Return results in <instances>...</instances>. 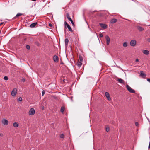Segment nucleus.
I'll return each mask as SVG.
<instances>
[{
  "label": "nucleus",
  "mask_w": 150,
  "mask_h": 150,
  "mask_svg": "<svg viewBox=\"0 0 150 150\" xmlns=\"http://www.w3.org/2000/svg\"><path fill=\"white\" fill-rule=\"evenodd\" d=\"M147 81L149 82L150 83V78H148L147 79Z\"/></svg>",
  "instance_id": "34"
},
{
  "label": "nucleus",
  "mask_w": 150,
  "mask_h": 150,
  "mask_svg": "<svg viewBox=\"0 0 150 150\" xmlns=\"http://www.w3.org/2000/svg\"><path fill=\"white\" fill-rule=\"evenodd\" d=\"M45 92L44 91H43L42 93V96H43L45 94Z\"/></svg>",
  "instance_id": "33"
},
{
  "label": "nucleus",
  "mask_w": 150,
  "mask_h": 150,
  "mask_svg": "<svg viewBox=\"0 0 150 150\" xmlns=\"http://www.w3.org/2000/svg\"><path fill=\"white\" fill-rule=\"evenodd\" d=\"M64 110V107H62L61 108V112L62 113H63Z\"/></svg>",
  "instance_id": "22"
},
{
  "label": "nucleus",
  "mask_w": 150,
  "mask_h": 150,
  "mask_svg": "<svg viewBox=\"0 0 150 150\" xmlns=\"http://www.w3.org/2000/svg\"><path fill=\"white\" fill-rule=\"evenodd\" d=\"M31 1H36V0H31Z\"/></svg>",
  "instance_id": "39"
},
{
  "label": "nucleus",
  "mask_w": 150,
  "mask_h": 150,
  "mask_svg": "<svg viewBox=\"0 0 150 150\" xmlns=\"http://www.w3.org/2000/svg\"><path fill=\"white\" fill-rule=\"evenodd\" d=\"M3 23H1L0 24V26Z\"/></svg>",
  "instance_id": "40"
},
{
  "label": "nucleus",
  "mask_w": 150,
  "mask_h": 150,
  "mask_svg": "<svg viewBox=\"0 0 150 150\" xmlns=\"http://www.w3.org/2000/svg\"><path fill=\"white\" fill-rule=\"evenodd\" d=\"M35 113V110L34 108H31L29 111V114L31 115H33Z\"/></svg>",
  "instance_id": "5"
},
{
  "label": "nucleus",
  "mask_w": 150,
  "mask_h": 150,
  "mask_svg": "<svg viewBox=\"0 0 150 150\" xmlns=\"http://www.w3.org/2000/svg\"><path fill=\"white\" fill-rule=\"evenodd\" d=\"M126 87L127 89L129 92L132 93H134L135 92V91L134 90L132 89L128 85H127Z\"/></svg>",
  "instance_id": "1"
},
{
  "label": "nucleus",
  "mask_w": 150,
  "mask_h": 150,
  "mask_svg": "<svg viewBox=\"0 0 150 150\" xmlns=\"http://www.w3.org/2000/svg\"><path fill=\"white\" fill-rule=\"evenodd\" d=\"M26 48L28 50H29L30 49V46L28 45H27L26 46Z\"/></svg>",
  "instance_id": "28"
},
{
  "label": "nucleus",
  "mask_w": 150,
  "mask_h": 150,
  "mask_svg": "<svg viewBox=\"0 0 150 150\" xmlns=\"http://www.w3.org/2000/svg\"><path fill=\"white\" fill-rule=\"evenodd\" d=\"M135 61L136 62H138L139 61V59H136Z\"/></svg>",
  "instance_id": "35"
},
{
  "label": "nucleus",
  "mask_w": 150,
  "mask_h": 150,
  "mask_svg": "<svg viewBox=\"0 0 150 150\" xmlns=\"http://www.w3.org/2000/svg\"><path fill=\"white\" fill-rule=\"evenodd\" d=\"M65 27H67L68 29L71 32H72V30L70 26L65 21L64 22Z\"/></svg>",
  "instance_id": "4"
},
{
  "label": "nucleus",
  "mask_w": 150,
  "mask_h": 150,
  "mask_svg": "<svg viewBox=\"0 0 150 150\" xmlns=\"http://www.w3.org/2000/svg\"><path fill=\"white\" fill-rule=\"evenodd\" d=\"M13 125L15 127H17L18 126V124L17 122H14L13 124Z\"/></svg>",
  "instance_id": "19"
},
{
  "label": "nucleus",
  "mask_w": 150,
  "mask_h": 150,
  "mask_svg": "<svg viewBox=\"0 0 150 150\" xmlns=\"http://www.w3.org/2000/svg\"><path fill=\"white\" fill-rule=\"evenodd\" d=\"M22 98L21 97H20L18 98V100L19 101H22Z\"/></svg>",
  "instance_id": "27"
},
{
  "label": "nucleus",
  "mask_w": 150,
  "mask_h": 150,
  "mask_svg": "<svg viewBox=\"0 0 150 150\" xmlns=\"http://www.w3.org/2000/svg\"><path fill=\"white\" fill-rule=\"evenodd\" d=\"M135 124L137 126H138L139 125V123L137 122H136Z\"/></svg>",
  "instance_id": "30"
},
{
  "label": "nucleus",
  "mask_w": 150,
  "mask_h": 150,
  "mask_svg": "<svg viewBox=\"0 0 150 150\" xmlns=\"http://www.w3.org/2000/svg\"><path fill=\"white\" fill-rule=\"evenodd\" d=\"M143 53L146 55H148L149 54V52L146 50H144L143 51Z\"/></svg>",
  "instance_id": "15"
},
{
  "label": "nucleus",
  "mask_w": 150,
  "mask_h": 150,
  "mask_svg": "<svg viewBox=\"0 0 150 150\" xmlns=\"http://www.w3.org/2000/svg\"><path fill=\"white\" fill-rule=\"evenodd\" d=\"M38 23H34L31 24L30 25V27L31 28H33L35 27L36 24Z\"/></svg>",
  "instance_id": "16"
},
{
  "label": "nucleus",
  "mask_w": 150,
  "mask_h": 150,
  "mask_svg": "<svg viewBox=\"0 0 150 150\" xmlns=\"http://www.w3.org/2000/svg\"><path fill=\"white\" fill-rule=\"evenodd\" d=\"M106 131L107 132H108L109 131V128L108 127L106 128Z\"/></svg>",
  "instance_id": "29"
},
{
  "label": "nucleus",
  "mask_w": 150,
  "mask_h": 150,
  "mask_svg": "<svg viewBox=\"0 0 150 150\" xmlns=\"http://www.w3.org/2000/svg\"><path fill=\"white\" fill-rule=\"evenodd\" d=\"M49 26L50 27H52V25L51 23H49Z\"/></svg>",
  "instance_id": "31"
},
{
  "label": "nucleus",
  "mask_w": 150,
  "mask_h": 150,
  "mask_svg": "<svg viewBox=\"0 0 150 150\" xmlns=\"http://www.w3.org/2000/svg\"><path fill=\"white\" fill-rule=\"evenodd\" d=\"M8 121L5 119H2L1 120L2 124L4 125H7L8 124Z\"/></svg>",
  "instance_id": "2"
},
{
  "label": "nucleus",
  "mask_w": 150,
  "mask_h": 150,
  "mask_svg": "<svg viewBox=\"0 0 150 150\" xmlns=\"http://www.w3.org/2000/svg\"><path fill=\"white\" fill-rule=\"evenodd\" d=\"M66 17L71 22L72 25L73 26H74L75 25L74 23L72 20L71 18L70 17L68 13H67L66 14Z\"/></svg>",
  "instance_id": "3"
},
{
  "label": "nucleus",
  "mask_w": 150,
  "mask_h": 150,
  "mask_svg": "<svg viewBox=\"0 0 150 150\" xmlns=\"http://www.w3.org/2000/svg\"><path fill=\"white\" fill-rule=\"evenodd\" d=\"M22 15V13H18L17 14V15H16V16L14 17V18H16L17 17L20 16H21Z\"/></svg>",
  "instance_id": "20"
},
{
  "label": "nucleus",
  "mask_w": 150,
  "mask_h": 150,
  "mask_svg": "<svg viewBox=\"0 0 150 150\" xmlns=\"http://www.w3.org/2000/svg\"><path fill=\"white\" fill-rule=\"evenodd\" d=\"M123 46L124 47H126L127 46V42H125L123 43Z\"/></svg>",
  "instance_id": "21"
},
{
  "label": "nucleus",
  "mask_w": 150,
  "mask_h": 150,
  "mask_svg": "<svg viewBox=\"0 0 150 150\" xmlns=\"http://www.w3.org/2000/svg\"><path fill=\"white\" fill-rule=\"evenodd\" d=\"M79 61L81 62H82L83 61V58L81 56H79Z\"/></svg>",
  "instance_id": "23"
},
{
  "label": "nucleus",
  "mask_w": 150,
  "mask_h": 150,
  "mask_svg": "<svg viewBox=\"0 0 150 150\" xmlns=\"http://www.w3.org/2000/svg\"><path fill=\"white\" fill-rule=\"evenodd\" d=\"M137 29L140 31H142L144 30V28L141 26H138L137 27Z\"/></svg>",
  "instance_id": "12"
},
{
  "label": "nucleus",
  "mask_w": 150,
  "mask_h": 150,
  "mask_svg": "<svg viewBox=\"0 0 150 150\" xmlns=\"http://www.w3.org/2000/svg\"><path fill=\"white\" fill-rule=\"evenodd\" d=\"M17 90L16 88H14L12 91L11 93V95L12 96H15L17 93Z\"/></svg>",
  "instance_id": "6"
},
{
  "label": "nucleus",
  "mask_w": 150,
  "mask_h": 150,
  "mask_svg": "<svg viewBox=\"0 0 150 150\" xmlns=\"http://www.w3.org/2000/svg\"><path fill=\"white\" fill-rule=\"evenodd\" d=\"M53 60L55 62H57L58 61V57L56 55H54L53 57Z\"/></svg>",
  "instance_id": "13"
},
{
  "label": "nucleus",
  "mask_w": 150,
  "mask_h": 150,
  "mask_svg": "<svg viewBox=\"0 0 150 150\" xmlns=\"http://www.w3.org/2000/svg\"><path fill=\"white\" fill-rule=\"evenodd\" d=\"M81 62L79 61L78 62V66H81L82 64V63Z\"/></svg>",
  "instance_id": "24"
},
{
  "label": "nucleus",
  "mask_w": 150,
  "mask_h": 150,
  "mask_svg": "<svg viewBox=\"0 0 150 150\" xmlns=\"http://www.w3.org/2000/svg\"><path fill=\"white\" fill-rule=\"evenodd\" d=\"M99 25L102 28L104 29H106L107 28V25L105 24H103L101 23H100Z\"/></svg>",
  "instance_id": "10"
},
{
  "label": "nucleus",
  "mask_w": 150,
  "mask_h": 150,
  "mask_svg": "<svg viewBox=\"0 0 150 150\" xmlns=\"http://www.w3.org/2000/svg\"><path fill=\"white\" fill-rule=\"evenodd\" d=\"M136 42L135 40H131L130 42V44L131 46L133 47L136 44Z\"/></svg>",
  "instance_id": "7"
},
{
  "label": "nucleus",
  "mask_w": 150,
  "mask_h": 150,
  "mask_svg": "<svg viewBox=\"0 0 150 150\" xmlns=\"http://www.w3.org/2000/svg\"><path fill=\"white\" fill-rule=\"evenodd\" d=\"M69 40L67 38H66L65 40V43L66 46H67L69 42Z\"/></svg>",
  "instance_id": "17"
},
{
  "label": "nucleus",
  "mask_w": 150,
  "mask_h": 150,
  "mask_svg": "<svg viewBox=\"0 0 150 150\" xmlns=\"http://www.w3.org/2000/svg\"><path fill=\"white\" fill-rule=\"evenodd\" d=\"M4 79L5 80H7L8 79V77L7 76H5L4 78Z\"/></svg>",
  "instance_id": "26"
},
{
  "label": "nucleus",
  "mask_w": 150,
  "mask_h": 150,
  "mask_svg": "<svg viewBox=\"0 0 150 150\" xmlns=\"http://www.w3.org/2000/svg\"><path fill=\"white\" fill-rule=\"evenodd\" d=\"M140 76L143 78H145L146 76V74L142 71H140Z\"/></svg>",
  "instance_id": "9"
},
{
  "label": "nucleus",
  "mask_w": 150,
  "mask_h": 150,
  "mask_svg": "<svg viewBox=\"0 0 150 150\" xmlns=\"http://www.w3.org/2000/svg\"><path fill=\"white\" fill-rule=\"evenodd\" d=\"M99 36L100 37H103V34L101 33V34H99Z\"/></svg>",
  "instance_id": "32"
},
{
  "label": "nucleus",
  "mask_w": 150,
  "mask_h": 150,
  "mask_svg": "<svg viewBox=\"0 0 150 150\" xmlns=\"http://www.w3.org/2000/svg\"><path fill=\"white\" fill-rule=\"evenodd\" d=\"M22 80L23 81V82H24L25 81V79L24 78Z\"/></svg>",
  "instance_id": "37"
},
{
  "label": "nucleus",
  "mask_w": 150,
  "mask_h": 150,
  "mask_svg": "<svg viewBox=\"0 0 150 150\" xmlns=\"http://www.w3.org/2000/svg\"><path fill=\"white\" fill-rule=\"evenodd\" d=\"M106 40V44L107 45H108L110 43V39L109 37L108 36L106 35L105 36Z\"/></svg>",
  "instance_id": "8"
},
{
  "label": "nucleus",
  "mask_w": 150,
  "mask_h": 150,
  "mask_svg": "<svg viewBox=\"0 0 150 150\" xmlns=\"http://www.w3.org/2000/svg\"><path fill=\"white\" fill-rule=\"evenodd\" d=\"M63 63H61L62 64H63Z\"/></svg>",
  "instance_id": "41"
},
{
  "label": "nucleus",
  "mask_w": 150,
  "mask_h": 150,
  "mask_svg": "<svg viewBox=\"0 0 150 150\" xmlns=\"http://www.w3.org/2000/svg\"><path fill=\"white\" fill-rule=\"evenodd\" d=\"M105 95L106 97L107 98L108 100H111V98L110 96V95L109 93L108 92H106L105 93Z\"/></svg>",
  "instance_id": "11"
},
{
  "label": "nucleus",
  "mask_w": 150,
  "mask_h": 150,
  "mask_svg": "<svg viewBox=\"0 0 150 150\" xmlns=\"http://www.w3.org/2000/svg\"><path fill=\"white\" fill-rule=\"evenodd\" d=\"M60 137L61 138H64V135L63 134H61L60 135Z\"/></svg>",
  "instance_id": "25"
},
{
  "label": "nucleus",
  "mask_w": 150,
  "mask_h": 150,
  "mask_svg": "<svg viewBox=\"0 0 150 150\" xmlns=\"http://www.w3.org/2000/svg\"><path fill=\"white\" fill-rule=\"evenodd\" d=\"M117 81L120 83H123L124 81L121 78H118L117 79Z\"/></svg>",
  "instance_id": "18"
},
{
  "label": "nucleus",
  "mask_w": 150,
  "mask_h": 150,
  "mask_svg": "<svg viewBox=\"0 0 150 150\" xmlns=\"http://www.w3.org/2000/svg\"><path fill=\"white\" fill-rule=\"evenodd\" d=\"M0 136L1 137H3V134L2 133L0 134Z\"/></svg>",
  "instance_id": "36"
},
{
  "label": "nucleus",
  "mask_w": 150,
  "mask_h": 150,
  "mask_svg": "<svg viewBox=\"0 0 150 150\" xmlns=\"http://www.w3.org/2000/svg\"><path fill=\"white\" fill-rule=\"evenodd\" d=\"M148 41L149 42H150V38H149L148 39Z\"/></svg>",
  "instance_id": "38"
},
{
  "label": "nucleus",
  "mask_w": 150,
  "mask_h": 150,
  "mask_svg": "<svg viewBox=\"0 0 150 150\" xmlns=\"http://www.w3.org/2000/svg\"><path fill=\"white\" fill-rule=\"evenodd\" d=\"M117 21V20L116 19L113 18L110 21V23H115Z\"/></svg>",
  "instance_id": "14"
}]
</instances>
